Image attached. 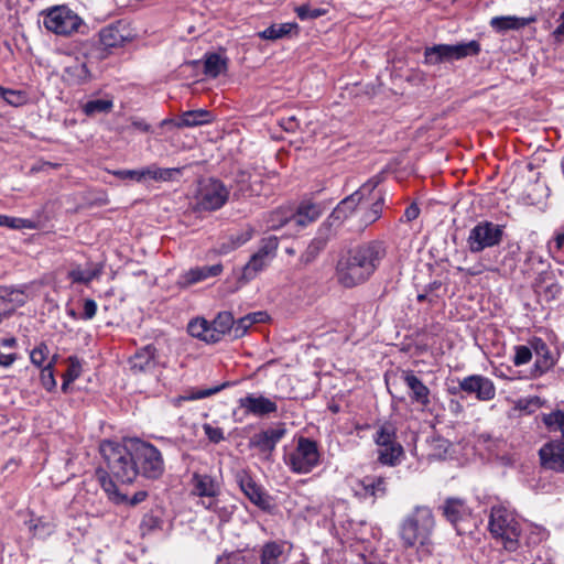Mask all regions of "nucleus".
Returning a JSON list of instances; mask_svg holds the SVG:
<instances>
[{
    "mask_svg": "<svg viewBox=\"0 0 564 564\" xmlns=\"http://www.w3.org/2000/svg\"><path fill=\"white\" fill-rule=\"evenodd\" d=\"M480 52L479 42L473 40L466 43L457 44H437L426 47L424 51V63L427 65H438L442 63H452L468 56H476Z\"/></svg>",
    "mask_w": 564,
    "mask_h": 564,
    "instance_id": "0eeeda50",
    "label": "nucleus"
},
{
    "mask_svg": "<svg viewBox=\"0 0 564 564\" xmlns=\"http://www.w3.org/2000/svg\"><path fill=\"white\" fill-rule=\"evenodd\" d=\"M17 359V356L14 354L6 355L3 352H0V366L9 367L11 366Z\"/></svg>",
    "mask_w": 564,
    "mask_h": 564,
    "instance_id": "0e129e2a",
    "label": "nucleus"
},
{
    "mask_svg": "<svg viewBox=\"0 0 564 564\" xmlns=\"http://www.w3.org/2000/svg\"><path fill=\"white\" fill-rule=\"evenodd\" d=\"M365 496L381 497L386 494L387 482L382 477H365L359 481Z\"/></svg>",
    "mask_w": 564,
    "mask_h": 564,
    "instance_id": "e433bc0d",
    "label": "nucleus"
},
{
    "mask_svg": "<svg viewBox=\"0 0 564 564\" xmlns=\"http://www.w3.org/2000/svg\"><path fill=\"white\" fill-rule=\"evenodd\" d=\"M435 527L432 510L417 506L400 524V539L404 547L425 546L430 544L431 534Z\"/></svg>",
    "mask_w": 564,
    "mask_h": 564,
    "instance_id": "7ed1b4c3",
    "label": "nucleus"
},
{
    "mask_svg": "<svg viewBox=\"0 0 564 564\" xmlns=\"http://www.w3.org/2000/svg\"><path fill=\"white\" fill-rule=\"evenodd\" d=\"M532 358V348L520 345L514 347L513 364L516 366H522L528 364Z\"/></svg>",
    "mask_w": 564,
    "mask_h": 564,
    "instance_id": "864d4df0",
    "label": "nucleus"
},
{
    "mask_svg": "<svg viewBox=\"0 0 564 564\" xmlns=\"http://www.w3.org/2000/svg\"><path fill=\"white\" fill-rule=\"evenodd\" d=\"M503 236V226L488 220L479 221L467 237V246L471 253L498 246Z\"/></svg>",
    "mask_w": 564,
    "mask_h": 564,
    "instance_id": "9d476101",
    "label": "nucleus"
},
{
    "mask_svg": "<svg viewBox=\"0 0 564 564\" xmlns=\"http://www.w3.org/2000/svg\"><path fill=\"white\" fill-rule=\"evenodd\" d=\"M443 516L454 525L457 534H464L460 524L467 521L471 516L470 508L466 502L458 498H448L442 506Z\"/></svg>",
    "mask_w": 564,
    "mask_h": 564,
    "instance_id": "2eb2a0df",
    "label": "nucleus"
},
{
    "mask_svg": "<svg viewBox=\"0 0 564 564\" xmlns=\"http://www.w3.org/2000/svg\"><path fill=\"white\" fill-rule=\"evenodd\" d=\"M284 431L271 429L259 433L252 440V444L263 453H270L274 449L276 443L283 437Z\"/></svg>",
    "mask_w": 564,
    "mask_h": 564,
    "instance_id": "c85d7f7f",
    "label": "nucleus"
},
{
    "mask_svg": "<svg viewBox=\"0 0 564 564\" xmlns=\"http://www.w3.org/2000/svg\"><path fill=\"white\" fill-rule=\"evenodd\" d=\"M317 443L301 436L293 451L285 455V464L295 474H307L319 464Z\"/></svg>",
    "mask_w": 564,
    "mask_h": 564,
    "instance_id": "1a4fd4ad",
    "label": "nucleus"
},
{
    "mask_svg": "<svg viewBox=\"0 0 564 564\" xmlns=\"http://www.w3.org/2000/svg\"><path fill=\"white\" fill-rule=\"evenodd\" d=\"M100 269L97 267H87V268H74L68 272V278L73 283H84L87 284L100 274Z\"/></svg>",
    "mask_w": 564,
    "mask_h": 564,
    "instance_id": "ea45409f",
    "label": "nucleus"
},
{
    "mask_svg": "<svg viewBox=\"0 0 564 564\" xmlns=\"http://www.w3.org/2000/svg\"><path fill=\"white\" fill-rule=\"evenodd\" d=\"M130 39V30L126 23L118 21L99 31V43L104 50L121 47Z\"/></svg>",
    "mask_w": 564,
    "mask_h": 564,
    "instance_id": "4468645a",
    "label": "nucleus"
},
{
    "mask_svg": "<svg viewBox=\"0 0 564 564\" xmlns=\"http://www.w3.org/2000/svg\"><path fill=\"white\" fill-rule=\"evenodd\" d=\"M554 36L557 41L564 42V12L561 15V22L554 31Z\"/></svg>",
    "mask_w": 564,
    "mask_h": 564,
    "instance_id": "338daca9",
    "label": "nucleus"
},
{
    "mask_svg": "<svg viewBox=\"0 0 564 564\" xmlns=\"http://www.w3.org/2000/svg\"><path fill=\"white\" fill-rule=\"evenodd\" d=\"M543 423L550 431H561L564 435V411H553L543 415Z\"/></svg>",
    "mask_w": 564,
    "mask_h": 564,
    "instance_id": "3c124183",
    "label": "nucleus"
},
{
    "mask_svg": "<svg viewBox=\"0 0 564 564\" xmlns=\"http://www.w3.org/2000/svg\"><path fill=\"white\" fill-rule=\"evenodd\" d=\"M48 354V348L45 344H40L35 347L30 355L31 362L36 367H42Z\"/></svg>",
    "mask_w": 564,
    "mask_h": 564,
    "instance_id": "6e6d98bb",
    "label": "nucleus"
},
{
    "mask_svg": "<svg viewBox=\"0 0 564 564\" xmlns=\"http://www.w3.org/2000/svg\"><path fill=\"white\" fill-rule=\"evenodd\" d=\"M187 330L191 336L206 343H217L221 339V330H217V327H212L204 318H196L189 322Z\"/></svg>",
    "mask_w": 564,
    "mask_h": 564,
    "instance_id": "b1692460",
    "label": "nucleus"
},
{
    "mask_svg": "<svg viewBox=\"0 0 564 564\" xmlns=\"http://www.w3.org/2000/svg\"><path fill=\"white\" fill-rule=\"evenodd\" d=\"M322 215L319 205L312 202H302L296 210L292 209V223L299 227H306L307 225L316 221Z\"/></svg>",
    "mask_w": 564,
    "mask_h": 564,
    "instance_id": "393cba45",
    "label": "nucleus"
},
{
    "mask_svg": "<svg viewBox=\"0 0 564 564\" xmlns=\"http://www.w3.org/2000/svg\"><path fill=\"white\" fill-rule=\"evenodd\" d=\"M97 313V303L91 299H86L83 305V315L84 319H91Z\"/></svg>",
    "mask_w": 564,
    "mask_h": 564,
    "instance_id": "bf43d9fd",
    "label": "nucleus"
},
{
    "mask_svg": "<svg viewBox=\"0 0 564 564\" xmlns=\"http://www.w3.org/2000/svg\"><path fill=\"white\" fill-rule=\"evenodd\" d=\"M253 229L248 227L241 231L230 235L219 247V253L226 254L242 245L247 243L253 237Z\"/></svg>",
    "mask_w": 564,
    "mask_h": 564,
    "instance_id": "72a5a7b5",
    "label": "nucleus"
},
{
    "mask_svg": "<svg viewBox=\"0 0 564 564\" xmlns=\"http://www.w3.org/2000/svg\"><path fill=\"white\" fill-rule=\"evenodd\" d=\"M100 453L104 457L109 474L123 484H131L137 478V466L130 451V438L122 444L104 441L100 444Z\"/></svg>",
    "mask_w": 564,
    "mask_h": 564,
    "instance_id": "f03ea898",
    "label": "nucleus"
},
{
    "mask_svg": "<svg viewBox=\"0 0 564 564\" xmlns=\"http://www.w3.org/2000/svg\"><path fill=\"white\" fill-rule=\"evenodd\" d=\"M531 347L536 356L532 373L534 377H540L554 366L555 359L541 338H534L531 341Z\"/></svg>",
    "mask_w": 564,
    "mask_h": 564,
    "instance_id": "412c9836",
    "label": "nucleus"
},
{
    "mask_svg": "<svg viewBox=\"0 0 564 564\" xmlns=\"http://www.w3.org/2000/svg\"><path fill=\"white\" fill-rule=\"evenodd\" d=\"M79 376V370L77 367L73 366L70 367L66 375H65V378L68 379V381H74L77 377Z\"/></svg>",
    "mask_w": 564,
    "mask_h": 564,
    "instance_id": "774afa93",
    "label": "nucleus"
},
{
    "mask_svg": "<svg viewBox=\"0 0 564 564\" xmlns=\"http://www.w3.org/2000/svg\"><path fill=\"white\" fill-rule=\"evenodd\" d=\"M459 389L466 393L475 394L480 401H490L496 395L494 382L484 376L473 375L459 381Z\"/></svg>",
    "mask_w": 564,
    "mask_h": 564,
    "instance_id": "ddd939ff",
    "label": "nucleus"
},
{
    "mask_svg": "<svg viewBox=\"0 0 564 564\" xmlns=\"http://www.w3.org/2000/svg\"><path fill=\"white\" fill-rule=\"evenodd\" d=\"M401 377L410 390L412 402L420 404L423 409L427 408L431 403L430 389L411 370L402 371Z\"/></svg>",
    "mask_w": 564,
    "mask_h": 564,
    "instance_id": "a211bd4d",
    "label": "nucleus"
},
{
    "mask_svg": "<svg viewBox=\"0 0 564 564\" xmlns=\"http://www.w3.org/2000/svg\"><path fill=\"white\" fill-rule=\"evenodd\" d=\"M419 214H420L419 207L413 204L405 209L404 217L406 218L408 221H411V220H414L415 218H417Z\"/></svg>",
    "mask_w": 564,
    "mask_h": 564,
    "instance_id": "e2e57ef3",
    "label": "nucleus"
},
{
    "mask_svg": "<svg viewBox=\"0 0 564 564\" xmlns=\"http://www.w3.org/2000/svg\"><path fill=\"white\" fill-rule=\"evenodd\" d=\"M383 197L381 194H375L373 200L370 203V208L364 213L362 221L368 226L378 220L382 213Z\"/></svg>",
    "mask_w": 564,
    "mask_h": 564,
    "instance_id": "a18cd8bd",
    "label": "nucleus"
},
{
    "mask_svg": "<svg viewBox=\"0 0 564 564\" xmlns=\"http://www.w3.org/2000/svg\"><path fill=\"white\" fill-rule=\"evenodd\" d=\"M279 123L280 127L288 132H294L300 127L299 120L295 116L283 117L280 119Z\"/></svg>",
    "mask_w": 564,
    "mask_h": 564,
    "instance_id": "13d9d810",
    "label": "nucleus"
},
{
    "mask_svg": "<svg viewBox=\"0 0 564 564\" xmlns=\"http://www.w3.org/2000/svg\"><path fill=\"white\" fill-rule=\"evenodd\" d=\"M112 106L113 105L110 99H94L85 104L84 111L87 116L107 113L112 109Z\"/></svg>",
    "mask_w": 564,
    "mask_h": 564,
    "instance_id": "49530a36",
    "label": "nucleus"
},
{
    "mask_svg": "<svg viewBox=\"0 0 564 564\" xmlns=\"http://www.w3.org/2000/svg\"><path fill=\"white\" fill-rule=\"evenodd\" d=\"M43 24L50 32L57 35L70 36L83 33L86 29L84 20L66 6H56L43 13Z\"/></svg>",
    "mask_w": 564,
    "mask_h": 564,
    "instance_id": "423d86ee",
    "label": "nucleus"
},
{
    "mask_svg": "<svg viewBox=\"0 0 564 564\" xmlns=\"http://www.w3.org/2000/svg\"><path fill=\"white\" fill-rule=\"evenodd\" d=\"M29 530L33 533L34 536L44 539L53 533L54 525L51 522L39 518L35 520H30Z\"/></svg>",
    "mask_w": 564,
    "mask_h": 564,
    "instance_id": "de8ad7c7",
    "label": "nucleus"
},
{
    "mask_svg": "<svg viewBox=\"0 0 564 564\" xmlns=\"http://www.w3.org/2000/svg\"><path fill=\"white\" fill-rule=\"evenodd\" d=\"M535 17L519 18L516 15L494 17L489 24L497 32H507L509 30H520L533 22Z\"/></svg>",
    "mask_w": 564,
    "mask_h": 564,
    "instance_id": "cd10ccee",
    "label": "nucleus"
},
{
    "mask_svg": "<svg viewBox=\"0 0 564 564\" xmlns=\"http://www.w3.org/2000/svg\"><path fill=\"white\" fill-rule=\"evenodd\" d=\"M296 28L297 25L295 23L273 24L260 32L259 36L264 40H278L290 34Z\"/></svg>",
    "mask_w": 564,
    "mask_h": 564,
    "instance_id": "79ce46f5",
    "label": "nucleus"
},
{
    "mask_svg": "<svg viewBox=\"0 0 564 564\" xmlns=\"http://www.w3.org/2000/svg\"><path fill=\"white\" fill-rule=\"evenodd\" d=\"M268 230H278L284 225L292 223V208L279 207L263 216Z\"/></svg>",
    "mask_w": 564,
    "mask_h": 564,
    "instance_id": "c756f323",
    "label": "nucleus"
},
{
    "mask_svg": "<svg viewBox=\"0 0 564 564\" xmlns=\"http://www.w3.org/2000/svg\"><path fill=\"white\" fill-rule=\"evenodd\" d=\"M98 480L109 499L116 503L126 502L127 497L118 492L117 486L106 471L97 473Z\"/></svg>",
    "mask_w": 564,
    "mask_h": 564,
    "instance_id": "58836bf2",
    "label": "nucleus"
},
{
    "mask_svg": "<svg viewBox=\"0 0 564 564\" xmlns=\"http://www.w3.org/2000/svg\"><path fill=\"white\" fill-rule=\"evenodd\" d=\"M229 192L219 178H199L197 183V205L205 210L220 208L227 200Z\"/></svg>",
    "mask_w": 564,
    "mask_h": 564,
    "instance_id": "9b49d317",
    "label": "nucleus"
},
{
    "mask_svg": "<svg viewBox=\"0 0 564 564\" xmlns=\"http://www.w3.org/2000/svg\"><path fill=\"white\" fill-rule=\"evenodd\" d=\"M0 226L11 229H34L36 227L35 223L30 219L10 217L6 215H0Z\"/></svg>",
    "mask_w": 564,
    "mask_h": 564,
    "instance_id": "09e8293b",
    "label": "nucleus"
},
{
    "mask_svg": "<svg viewBox=\"0 0 564 564\" xmlns=\"http://www.w3.org/2000/svg\"><path fill=\"white\" fill-rule=\"evenodd\" d=\"M0 97L6 100L9 105L19 107L26 102L28 97L24 91L8 89L0 86Z\"/></svg>",
    "mask_w": 564,
    "mask_h": 564,
    "instance_id": "8fccbe9b",
    "label": "nucleus"
},
{
    "mask_svg": "<svg viewBox=\"0 0 564 564\" xmlns=\"http://www.w3.org/2000/svg\"><path fill=\"white\" fill-rule=\"evenodd\" d=\"M373 441L377 447L388 446L397 442V429L391 422L378 425Z\"/></svg>",
    "mask_w": 564,
    "mask_h": 564,
    "instance_id": "c9c22d12",
    "label": "nucleus"
},
{
    "mask_svg": "<svg viewBox=\"0 0 564 564\" xmlns=\"http://www.w3.org/2000/svg\"><path fill=\"white\" fill-rule=\"evenodd\" d=\"M279 239L275 236L263 238L258 250L251 254L249 261L242 267L238 282L246 284L264 271L276 256Z\"/></svg>",
    "mask_w": 564,
    "mask_h": 564,
    "instance_id": "6e6552de",
    "label": "nucleus"
},
{
    "mask_svg": "<svg viewBox=\"0 0 564 564\" xmlns=\"http://www.w3.org/2000/svg\"><path fill=\"white\" fill-rule=\"evenodd\" d=\"M268 314L265 312L259 311L254 313H250L241 318H239L232 325V333L235 337L243 336L247 330L253 325L263 323L268 319Z\"/></svg>",
    "mask_w": 564,
    "mask_h": 564,
    "instance_id": "473e14b6",
    "label": "nucleus"
},
{
    "mask_svg": "<svg viewBox=\"0 0 564 564\" xmlns=\"http://www.w3.org/2000/svg\"><path fill=\"white\" fill-rule=\"evenodd\" d=\"M41 380H42V384L47 390H51L52 388H54L56 386V381L54 379V373H53V366L51 364H48L46 367H44L42 369Z\"/></svg>",
    "mask_w": 564,
    "mask_h": 564,
    "instance_id": "4d7b16f0",
    "label": "nucleus"
},
{
    "mask_svg": "<svg viewBox=\"0 0 564 564\" xmlns=\"http://www.w3.org/2000/svg\"><path fill=\"white\" fill-rule=\"evenodd\" d=\"M488 530L492 539L507 551H516L519 545L521 527L512 511L503 506H494L490 510Z\"/></svg>",
    "mask_w": 564,
    "mask_h": 564,
    "instance_id": "20e7f679",
    "label": "nucleus"
},
{
    "mask_svg": "<svg viewBox=\"0 0 564 564\" xmlns=\"http://www.w3.org/2000/svg\"><path fill=\"white\" fill-rule=\"evenodd\" d=\"M295 12L302 21H305L317 19L322 15H325L327 13V10L322 8H312L308 4H303L296 7Z\"/></svg>",
    "mask_w": 564,
    "mask_h": 564,
    "instance_id": "603ef678",
    "label": "nucleus"
},
{
    "mask_svg": "<svg viewBox=\"0 0 564 564\" xmlns=\"http://www.w3.org/2000/svg\"><path fill=\"white\" fill-rule=\"evenodd\" d=\"M235 322L229 313H220L214 321L212 327H217V330H221V336L226 332H232V325Z\"/></svg>",
    "mask_w": 564,
    "mask_h": 564,
    "instance_id": "5fc2aeb1",
    "label": "nucleus"
},
{
    "mask_svg": "<svg viewBox=\"0 0 564 564\" xmlns=\"http://www.w3.org/2000/svg\"><path fill=\"white\" fill-rule=\"evenodd\" d=\"M283 555V544L278 542H268L261 550V564H280Z\"/></svg>",
    "mask_w": 564,
    "mask_h": 564,
    "instance_id": "4c0bfd02",
    "label": "nucleus"
},
{
    "mask_svg": "<svg viewBox=\"0 0 564 564\" xmlns=\"http://www.w3.org/2000/svg\"><path fill=\"white\" fill-rule=\"evenodd\" d=\"M170 171H174V172H177V173L181 172L180 169L162 170V169H159L155 165H152V166H148L145 169L139 170V171L127 170V171L115 172L113 176H140V177H143V176H163L165 173H167Z\"/></svg>",
    "mask_w": 564,
    "mask_h": 564,
    "instance_id": "c03bdc74",
    "label": "nucleus"
},
{
    "mask_svg": "<svg viewBox=\"0 0 564 564\" xmlns=\"http://www.w3.org/2000/svg\"><path fill=\"white\" fill-rule=\"evenodd\" d=\"M240 408L245 409L248 414L256 416H264L276 412V403L263 395L248 394L239 399Z\"/></svg>",
    "mask_w": 564,
    "mask_h": 564,
    "instance_id": "f3484780",
    "label": "nucleus"
},
{
    "mask_svg": "<svg viewBox=\"0 0 564 564\" xmlns=\"http://www.w3.org/2000/svg\"><path fill=\"white\" fill-rule=\"evenodd\" d=\"M130 451L137 466V476L140 474L148 479H158L163 475L164 459L153 444L133 437L130 438Z\"/></svg>",
    "mask_w": 564,
    "mask_h": 564,
    "instance_id": "39448f33",
    "label": "nucleus"
},
{
    "mask_svg": "<svg viewBox=\"0 0 564 564\" xmlns=\"http://www.w3.org/2000/svg\"><path fill=\"white\" fill-rule=\"evenodd\" d=\"M204 429H205L206 435L208 436V438L212 442L218 443L221 440H224V433H223V431L220 429L213 427L210 425H205Z\"/></svg>",
    "mask_w": 564,
    "mask_h": 564,
    "instance_id": "052dcab7",
    "label": "nucleus"
},
{
    "mask_svg": "<svg viewBox=\"0 0 564 564\" xmlns=\"http://www.w3.org/2000/svg\"><path fill=\"white\" fill-rule=\"evenodd\" d=\"M377 183L367 181L356 192L344 198L333 210L329 216V223H341L356 207V205L362 200H367L369 204L373 200L375 194H381L376 191Z\"/></svg>",
    "mask_w": 564,
    "mask_h": 564,
    "instance_id": "f8f14e48",
    "label": "nucleus"
},
{
    "mask_svg": "<svg viewBox=\"0 0 564 564\" xmlns=\"http://www.w3.org/2000/svg\"><path fill=\"white\" fill-rule=\"evenodd\" d=\"M237 481L241 491L252 503L262 509L269 507L268 496L247 473H239L237 475Z\"/></svg>",
    "mask_w": 564,
    "mask_h": 564,
    "instance_id": "6ab92c4d",
    "label": "nucleus"
},
{
    "mask_svg": "<svg viewBox=\"0 0 564 564\" xmlns=\"http://www.w3.org/2000/svg\"><path fill=\"white\" fill-rule=\"evenodd\" d=\"M338 223H334V224H330L329 223V218L327 219V221L321 227L319 231H318V236L316 238H314L312 240V242L310 243L308 248H307V252L315 256L321 250H323L329 239V228L334 225H337Z\"/></svg>",
    "mask_w": 564,
    "mask_h": 564,
    "instance_id": "a19ab883",
    "label": "nucleus"
},
{
    "mask_svg": "<svg viewBox=\"0 0 564 564\" xmlns=\"http://www.w3.org/2000/svg\"><path fill=\"white\" fill-rule=\"evenodd\" d=\"M226 69V59L219 54L213 53L206 56L204 72L210 77H217Z\"/></svg>",
    "mask_w": 564,
    "mask_h": 564,
    "instance_id": "37998d69",
    "label": "nucleus"
},
{
    "mask_svg": "<svg viewBox=\"0 0 564 564\" xmlns=\"http://www.w3.org/2000/svg\"><path fill=\"white\" fill-rule=\"evenodd\" d=\"M131 126L141 132H150L151 131V126L149 123H147L143 119H140V118H132Z\"/></svg>",
    "mask_w": 564,
    "mask_h": 564,
    "instance_id": "680f3d73",
    "label": "nucleus"
},
{
    "mask_svg": "<svg viewBox=\"0 0 564 564\" xmlns=\"http://www.w3.org/2000/svg\"><path fill=\"white\" fill-rule=\"evenodd\" d=\"M66 79L74 84L80 85L87 83L90 79V72L85 61L79 62L76 59L73 64L65 67Z\"/></svg>",
    "mask_w": 564,
    "mask_h": 564,
    "instance_id": "2f4dec72",
    "label": "nucleus"
},
{
    "mask_svg": "<svg viewBox=\"0 0 564 564\" xmlns=\"http://www.w3.org/2000/svg\"><path fill=\"white\" fill-rule=\"evenodd\" d=\"M388 247L382 240L361 242L340 256L336 263V280L347 289L369 281L387 257Z\"/></svg>",
    "mask_w": 564,
    "mask_h": 564,
    "instance_id": "f257e3e1",
    "label": "nucleus"
},
{
    "mask_svg": "<svg viewBox=\"0 0 564 564\" xmlns=\"http://www.w3.org/2000/svg\"><path fill=\"white\" fill-rule=\"evenodd\" d=\"M192 492L198 497L215 498L219 492V484L207 474L195 471L191 479Z\"/></svg>",
    "mask_w": 564,
    "mask_h": 564,
    "instance_id": "5701e85b",
    "label": "nucleus"
},
{
    "mask_svg": "<svg viewBox=\"0 0 564 564\" xmlns=\"http://www.w3.org/2000/svg\"><path fill=\"white\" fill-rule=\"evenodd\" d=\"M213 120V115L205 110V109H198V110H189L184 112L180 120L177 122H174L173 120L165 119L161 122L162 126L164 124H175L178 128L182 127H196L209 123Z\"/></svg>",
    "mask_w": 564,
    "mask_h": 564,
    "instance_id": "bb28decb",
    "label": "nucleus"
},
{
    "mask_svg": "<svg viewBox=\"0 0 564 564\" xmlns=\"http://www.w3.org/2000/svg\"><path fill=\"white\" fill-rule=\"evenodd\" d=\"M25 301L26 295L23 291L11 288H0V323L18 307L22 306Z\"/></svg>",
    "mask_w": 564,
    "mask_h": 564,
    "instance_id": "aec40b11",
    "label": "nucleus"
},
{
    "mask_svg": "<svg viewBox=\"0 0 564 564\" xmlns=\"http://www.w3.org/2000/svg\"><path fill=\"white\" fill-rule=\"evenodd\" d=\"M226 387V383L220 386H214L207 389H192L183 395L175 397L171 400V403L174 406H181L184 401H194L199 399H205L210 395H214L221 391Z\"/></svg>",
    "mask_w": 564,
    "mask_h": 564,
    "instance_id": "f704fd0d",
    "label": "nucleus"
},
{
    "mask_svg": "<svg viewBox=\"0 0 564 564\" xmlns=\"http://www.w3.org/2000/svg\"><path fill=\"white\" fill-rule=\"evenodd\" d=\"M223 272L220 263L192 268L181 276V283L185 286L202 282L208 278L217 276Z\"/></svg>",
    "mask_w": 564,
    "mask_h": 564,
    "instance_id": "a878e982",
    "label": "nucleus"
},
{
    "mask_svg": "<svg viewBox=\"0 0 564 564\" xmlns=\"http://www.w3.org/2000/svg\"><path fill=\"white\" fill-rule=\"evenodd\" d=\"M147 496V491H138L133 495V497L130 500L127 499L126 501H128L129 505L131 506H137L138 503L144 501Z\"/></svg>",
    "mask_w": 564,
    "mask_h": 564,
    "instance_id": "69168bd1",
    "label": "nucleus"
},
{
    "mask_svg": "<svg viewBox=\"0 0 564 564\" xmlns=\"http://www.w3.org/2000/svg\"><path fill=\"white\" fill-rule=\"evenodd\" d=\"M378 460L382 465L397 466L404 454L402 445L397 441L388 446L377 448Z\"/></svg>",
    "mask_w": 564,
    "mask_h": 564,
    "instance_id": "7c9ffc66",
    "label": "nucleus"
},
{
    "mask_svg": "<svg viewBox=\"0 0 564 564\" xmlns=\"http://www.w3.org/2000/svg\"><path fill=\"white\" fill-rule=\"evenodd\" d=\"M129 364L131 371L135 375L152 371L156 365L155 348L152 345H147L139 349L129 359Z\"/></svg>",
    "mask_w": 564,
    "mask_h": 564,
    "instance_id": "4be33fe9",
    "label": "nucleus"
},
{
    "mask_svg": "<svg viewBox=\"0 0 564 564\" xmlns=\"http://www.w3.org/2000/svg\"><path fill=\"white\" fill-rule=\"evenodd\" d=\"M544 467L564 471V434L560 440L544 444L539 451Z\"/></svg>",
    "mask_w": 564,
    "mask_h": 564,
    "instance_id": "dca6fc26",
    "label": "nucleus"
}]
</instances>
